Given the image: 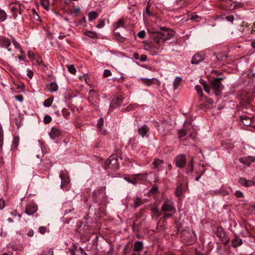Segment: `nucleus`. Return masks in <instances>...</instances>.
<instances>
[{"label": "nucleus", "instance_id": "obj_1", "mask_svg": "<svg viewBox=\"0 0 255 255\" xmlns=\"http://www.w3.org/2000/svg\"><path fill=\"white\" fill-rule=\"evenodd\" d=\"M153 39L155 44L148 43L144 45L145 50H148L151 55H156L161 49L162 44L168 39H170L173 34L168 29L162 28L160 31H154L153 32Z\"/></svg>", "mask_w": 255, "mask_h": 255}, {"label": "nucleus", "instance_id": "obj_2", "mask_svg": "<svg viewBox=\"0 0 255 255\" xmlns=\"http://www.w3.org/2000/svg\"><path fill=\"white\" fill-rule=\"evenodd\" d=\"M190 127L191 128V131H188L187 130H186L185 129H183L181 130H180L178 132V137L181 141L184 140V139H182L186 135H188L189 137H190L191 139H194L196 135V130L195 128H193V127L192 125L189 126V130H190Z\"/></svg>", "mask_w": 255, "mask_h": 255}, {"label": "nucleus", "instance_id": "obj_3", "mask_svg": "<svg viewBox=\"0 0 255 255\" xmlns=\"http://www.w3.org/2000/svg\"><path fill=\"white\" fill-rule=\"evenodd\" d=\"M110 168L117 169L119 168V163L116 156L112 155L108 158L105 162V168Z\"/></svg>", "mask_w": 255, "mask_h": 255}, {"label": "nucleus", "instance_id": "obj_4", "mask_svg": "<svg viewBox=\"0 0 255 255\" xmlns=\"http://www.w3.org/2000/svg\"><path fill=\"white\" fill-rule=\"evenodd\" d=\"M212 89L216 96L220 95L223 89V86L218 79H214L211 83Z\"/></svg>", "mask_w": 255, "mask_h": 255}, {"label": "nucleus", "instance_id": "obj_5", "mask_svg": "<svg viewBox=\"0 0 255 255\" xmlns=\"http://www.w3.org/2000/svg\"><path fill=\"white\" fill-rule=\"evenodd\" d=\"M89 95L90 102L93 105V106H97L98 102L99 100L97 92L94 90H91L89 92Z\"/></svg>", "mask_w": 255, "mask_h": 255}, {"label": "nucleus", "instance_id": "obj_6", "mask_svg": "<svg viewBox=\"0 0 255 255\" xmlns=\"http://www.w3.org/2000/svg\"><path fill=\"white\" fill-rule=\"evenodd\" d=\"M186 158L184 154H179L175 159V163L177 167L183 168L186 164Z\"/></svg>", "mask_w": 255, "mask_h": 255}, {"label": "nucleus", "instance_id": "obj_7", "mask_svg": "<svg viewBox=\"0 0 255 255\" xmlns=\"http://www.w3.org/2000/svg\"><path fill=\"white\" fill-rule=\"evenodd\" d=\"M175 210L174 203L171 201H165L161 207V210L163 212H170Z\"/></svg>", "mask_w": 255, "mask_h": 255}, {"label": "nucleus", "instance_id": "obj_8", "mask_svg": "<svg viewBox=\"0 0 255 255\" xmlns=\"http://www.w3.org/2000/svg\"><path fill=\"white\" fill-rule=\"evenodd\" d=\"M140 80L142 81V83L147 86H150L152 84H155L158 86L160 85V81L156 78H141Z\"/></svg>", "mask_w": 255, "mask_h": 255}, {"label": "nucleus", "instance_id": "obj_9", "mask_svg": "<svg viewBox=\"0 0 255 255\" xmlns=\"http://www.w3.org/2000/svg\"><path fill=\"white\" fill-rule=\"evenodd\" d=\"M37 208L36 204L31 203L26 206L25 212L28 215H32L37 211Z\"/></svg>", "mask_w": 255, "mask_h": 255}, {"label": "nucleus", "instance_id": "obj_10", "mask_svg": "<svg viewBox=\"0 0 255 255\" xmlns=\"http://www.w3.org/2000/svg\"><path fill=\"white\" fill-rule=\"evenodd\" d=\"M239 161L245 165L249 166L252 163L255 161V157L252 156L242 157L239 159Z\"/></svg>", "mask_w": 255, "mask_h": 255}, {"label": "nucleus", "instance_id": "obj_11", "mask_svg": "<svg viewBox=\"0 0 255 255\" xmlns=\"http://www.w3.org/2000/svg\"><path fill=\"white\" fill-rule=\"evenodd\" d=\"M205 59L204 55H201L198 53L195 54L191 60L192 64H198L200 62L203 61Z\"/></svg>", "mask_w": 255, "mask_h": 255}, {"label": "nucleus", "instance_id": "obj_12", "mask_svg": "<svg viewBox=\"0 0 255 255\" xmlns=\"http://www.w3.org/2000/svg\"><path fill=\"white\" fill-rule=\"evenodd\" d=\"M240 183L246 187H250L255 185V181L253 180H247L245 178H240L239 179Z\"/></svg>", "mask_w": 255, "mask_h": 255}, {"label": "nucleus", "instance_id": "obj_13", "mask_svg": "<svg viewBox=\"0 0 255 255\" xmlns=\"http://www.w3.org/2000/svg\"><path fill=\"white\" fill-rule=\"evenodd\" d=\"M60 134H61V133H60V130L58 129H57L56 128H53L51 129V131L49 133L50 136L52 139L57 138V137L60 136Z\"/></svg>", "mask_w": 255, "mask_h": 255}, {"label": "nucleus", "instance_id": "obj_14", "mask_svg": "<svg viewBox=\"0 0 255 255\" xmlns=\"http://www.w3.org/2000/svg\"><path fill=\"white\" fill-rule=\"evenodd\" d=\"M122 98L121 97H116L113 99L111 103L110 104V108L111 110H113V108L118 106V105L122 102Z\"/></svg>", "mask_w": 255, "mask_h": 255}, {"label": "nucleus", "instance_id": "obj_15", "mask_svg": "<svg viewBox=\"0 0 255 255\" xmlns=\"http://www.w3.org/2000/svg\"><path fill=\"white\" fill-rule=\"evenodd\" d=\"M60 177L62 180V183L61 184V187L63 188V187L69 183L70 179L69 178L66 176V175L64 173H61L60 175Z\"/></svg>", "mask_w": 255, "mask_h": 255}, {"label": "nucleus", "instance_id": "obj_16", "mask_svg": "<svg viewBox=\"0 0 255 255\" xmlns=\"http://www.w3.org/2000/svg\"><path fill=\"white\" fill-rule=\"evenodd\" d=\"M242 244V240L237 236H235L234 238L232 240V245L233 247L236 248L241 246Z\"/></svg>", "mask_w": 255, "mask_h": 255}, {"label": "nucleus", "instance_id": "obj_17", "mask_svg": "<svg viewBox=\"0 0 255 255\" xmlns=\"http://www.w3.org/2000/svg\"><path fill=\"white\" fill-rule=\"evenodd\" d=\"M10 44V41L8 38L3 37H0V46L7 47Z\"/></svg>", "mask_w": 255, "mask_h": 255}, {"label": "nucleus", "instance_id": "obj_18", "mask_svg": "<svg viewBox=\"0 0 255 255\" xmlns=\"http://www.w3.org/2000/svg\"><path fill=\"white\" fill-rule=\"evenodd\" d=\"M148 128L147 126L143 125L140 128H138V133L142 136L144 137L148 131Z\"/></svg>", "mask_w": 255, "mask_h": 255}, {"label": "nucleus", "instance_id": "obj_19", "mask_svg": "<svg viewBox=\"0 0 255 255\" xmlns=\"http://www.w3.org/2000/svg\"><path fill=\"white\" fill-rule=\"evenodd\" d=\"M47 90L50 92H54L58 90V85L56 83L52 82L46 85Z\"/></svg>", "mask_w": 255, "mask_h": 255}, {"label": "nucleus", "instance_id": "obj_20", "mask_svg": "<svg viewBox=\"0 0 255 255\" xmlns=\"http://www.w3.org/2000/svg\"><path fill=\"white\" fill-rule=\"evenodd\" d=\"M216 235L220 239L225 238V233L223 228L219 227L216 231Z\"/></svg>", "mask_w": 255, "mask_h": 255}, {"label": "nucleus", "instance_id": "obj_21", "mask_svg": "<svg viewBox=\"0 0 255 255\" xmlns=\"http://www.w3.org/2000/svg\"><path fill=\"white\" fill-rule=\"evenodd\" d=\"M143 249V244L142 242L137 241L134 245V250L137 252L141 251Z\"/></svg>", "mask_w": 255, "mask_h": 255}, {"label": "nucleus", "instance_id": "obj_22", "mask_svg": "<svg viewBox=\"0 0 255 255\" xmlns=\"http://www.w3.org/2000/svg\"><path fill=\"white\" fill-rule=\"evenodd\" d=\"M182 82V78L180 77H177L173 82V88L174 90L177 89Z\"/></svg>", "mask_w": 255, "mask_h": 255}, {"label": "nucleus", "instance_id": "obj_23", "mask_svg": "<svg viewBox=\"0 0 255 255\" xmlns=\"http://www.w3.org/2000/svg\"><path fill=\"white\" fill-rule=\"evenodd\" d=\"M147 174L146 173L143 174H136L132 175L133 177H136L137 180L146 181Z\"/></svg>", "mask_w": 255, "mask_h": 255}, {"label": "nucleus", "instance_id": "obj_24", "mask_svg": "<svg viewBox=\"0 0 255 255\" xmlns=\"http://www.w3.org/2000/svg\"><path fill=\"white\" fill-rule=\"evenodd\" d=\"M193 159L191 158V161L188 164L186 167V173L189 174L190 173H192L193 171Z\"/></svg>", "mask_w": 255, "mask_h": 255}, {"label": "nucleus", "instance_id": "obj_25", "mask_svg": "<svg viewBox=\"0 0 255 255\" xmlns=\"http://www.w3.org/2000/svg\"><path fill=\"white\" fill-rule=\"evenodd\" d=\"M241 120L242 121L243 124L246 126H250L251 124V121L250 118L248 117H244L242 116L240 117Z\"/></svg>", "mask_w": 255, "mask_h": 255}, {"label": "nucleus", "instance_id": "obj_26", "mask_svg": "<svg viewBox=\"0 0 255 255\" xmlns=\"http://www.w3.org/2000/svg\"><path fill=\"white\" fill-rule=\"evenodd\" d=\"M124 179L128 183H130L134 185H136L137 183V178L136 177H134L132 179H131L128 177L125 176L124 177Z\"/></svg>", "mask_w": 255, "mask_h": 255}, {"label": "nucleus", "instance_id": "obj_27", "mask_svg": "<svg viewBox=\"0 0 255 255\" xmlns=\"http://www.w3.org/2000/svg\"><path fill=\"white\" fill-rule=\"evenodd\" d=\"M117 28H116L115 30V33L116 35H120L118 32H116V29L120 27H125V23L124 22V20L123 19H120L117 22Z\"/></svg>", "mask_w": 255, "mask_h": 255}, {"label": "nucleus", "instance_id": "obj_28", "mask_svg": "<svg viewBox=\"0 0 255 255\" xmlns=\"http://www.w3.org/2000/svg\"><path fill=\"white\" fill-rule=\"evenodd\" d=\"M216 58L219 61H224L227 58V55L225 53H220L218 54Z\"/></svg>", "mask_w": 255, "mask_h": 255}, {"label": "nucleus", "instance_id": "obj_29", "mask_svg": "<svg viewBox=\"0 0 255 255\" xmlns=\"http://www.w3.org/2000/svg\"><path fill=\"white\" fill-rule=\"evenodd\" d=\"M89 19L90 21H92L98 17V13L96 11H91L89 13Z\"/></svg>", "mask_w": 255, "mask_h": 255}, {"label": "nucleus", "instance_id": "obj_30", "mask_svg": "<svg viewBox=\"0 0 255 255\" xmlns=\"http://www.w3.org/2000/svg\"><path fill=\"white\" fill-rule=\"evenodd\" d=\"M40 2L45 9L47 10L49 9V2L48 0H40Z\"/></svg>", "mask_w": 255, "mask_h": 255}, {"label": "nucleus", "instance_id": "obj_31", "mask_svg": "<svg viewBox=\"0 0 255 255\" xmlns=\"http://www.w3.org/2000/svg\"><path fill=\"white\" fill-rule=\"evenodd\" d=\"M142 204L143 202L142 200L139 197H136L134 201V208H137V207L141 205Z\"/></svg>", "mask_w": 255, "mask_h": 255}, {"label": "nucleus", "instance_id": "obj_32", "mask_svg": "<svg viewBox=\"0 0 255 255\" xmlns=\"http://www.w3.org/2000/svg\"><path fill=\"white\" fill-rule=\"evenodd\" d=\"M67 68L68 71L72 74H74L76 72V69L73 65H67Z\"/></svg>", "mask_w": 255, "mask_h": 255}, {"label": "nucleus", "instance_id": "obj_33", "mask_svg": "<svg viewBox=\"0 0 255 255\" xmlns=\"http://www.w3.org/2000/svg\"><path fill=\"white\" fill-rule=\"evenodd\" d=\"M182 193V189L181 186H178L176 187V189L175 191V194L176 196L179 197L181 195Z\"/></svg>", "mask_w": 255, "mask_h": 255}, {"label": "nucleus", "instance_id": "obj_34", "mask_svg": "<svg viewBox=\"0 0 255 255\" xmlns=\"http://www.w3.org/2000/svg\"><path fill=\"white\" fill-rule=\"evenodd\" d=\"M85 33L88 36H89L91 38H95L97 37V34L95 32H92V31H89Z\"/></svg>", "mask_w": 255, "mask_h": 255}, {"label": "nucleus", "instance_id": "obj_35", "mask_svg": "<svg viewBox=\"0 0 255 255\" xmlns=\"http://www.w3.org/2000/svg\"><path fill=\"white\" fill-rule=\"evenodd\" d=\"M163 162V160L160 159H155L153 162V164L155 168L158 167L159 165H160L161 164H162Z\"/></svg>", "mask_w": 255, "mask_h": 255}, {"label": "nucleus", "instance_id": "obj_36", "mask_svg": "<svg viewBox=\"0 0 255 255\" xmlns=\"http://www.w3.org/2000/svg\"><path fill=\"white\" fill-rule=\"evenodd\" d=\"M19 139L18 137L15 136L13 139V145L15 148H16L18 145Z\"/></svg>", "mask_w": 255, "mask_h": 255}, {"label": "nucleus", "instance_id": "obj_37", "mask_svg": "<svg viewBox=\"0 0 255 255\" xmlns=\"http://www.w3.org/2000/svg\"><path fill=\"white\" fill-rule=\"evenodd\" d=\"M195 89L198 94L200 96H202L203 91L200 85H196L195 86Z\"/></svg>", "mask_w": 255, "mask_h": 255}, {"label": "nucleus", "instance_id": "obj_38", "mask_svg": "<svg viewBox=\"0 0 255 255\" xmlns=\"http://www.w3.org/2000/svg\"><path fill=\"white\" fill-rule=\"evenodd\" d=\"M221 241L223 242L224 245H227L229 243L230 239L228 237L225 236V238H223L222 239H220Z\"/></svg>", "mask_w": 255, "mask_h": 255}, {"label": "nucleus", "instance_id": "obj_39", "mask_svg": "<svg viewBox=\"0 0 255 255\" xmlns=\"http://www.w3.org/2000/svg\"><path fill=\"white\" fill-rule=\"evenodd\" d=\"M6 17V13L2 10L0 9V19L4 20Z\"/></svg>", "mask_w": 255, "mask_h": 255}, {"label": "nucleus", "instance_id": "obj_40", "mask_svg": "<svg viewBox=\"0 0 255 255\" xmlns=\"http://www.w3.org/2000/svg\"><path fill=\"white\" fill-rule=\"evenodd\" d=\"M105 25V20L104 19H101L98 21V23L96 27L98 28H101Z\"/></svg>", "mask_w": 255, "mask_h": 255}, {"label": "nucleus", "instance_id": "obj_41", "mask_svg": "<svg viewBox=\"0 0 255 255\" xmlns=\"http://www.w3.org/2000/svg\"><path fill=\"white\" fill-rule=\"evenodd\" d=\"M52 103V100L51 98L46 99L44 102V105L45 107H49Z\"/></svg>", "mask_w": 255, "mask_h": 255}, {"label": "nucleus", "instance_id": "obj_42", "mask_svg": "<svg viewBox=\"0 0 255 255\" xmlns=\"http://www.w3.org/2000/svg\"><path fill=\"white\" fill-rule=\"evenodd\" d=\"M21 121L22 119L20 116L19 117L18 119H15V124L17 128H19L21 126Z\"/></svg>", "mask_w": 255, "mask_h": 255}, {"label": "nucleus", "instance_id": "obj_43", "mask_svg": "<svg viewBox=\"0 0 255 255\" xmlns=\"http://www.w3.org/2000/svg\"><path fill=\"white\" fill-rule=\"evenodd\" d=\"M51 119H52L50 116L46 115L44 118V122L46 124H49L51 122Z\"/></svg>", "mask_w": 255, "mask_h": 255}, {"label": "nucleus", "instance_id": "obj_44", "mask_svg": "<svg viewBox=\"0 0 255 255\" xmlns=\"http://www.w3.org/2000/svg\"><path fill=\"white\" fill-rule=\"evenodd\" d=\"M104 124V120L102 118H100L97 123V127L98 128H101Z\"/></svg>", "mask_w": 255, "mask_h": 255}, {"label": "nucleus", "instance_id": "obj_45", "mask_svg": "<svg viewBox=\"0 0 255 255\" xmlns=\"http://www.w3.org/2000/svg\"><path fill=\"white\" fill-rule=\"evenodd\" d=\"M46 232V228L44 226H41L39 228V232L41 234H44Z\"/></svg>", "mask_w": 255, "mask_h": 255}, {"label": "nucleus", "instance_id": "obj_46", "mask_svg": "<svg viewBox=\"0 0 255 255\" xmlns=\"http://www.w3.org/2000/svg\"><path fill=\"white\" fill-rule=\"evenodd\" d=\"M145 32L144 30L140 31L137 34L138 37L140 38H143L145 37Z\"/></svg>", "mask_w": 255, "mask_h": 255}, {"label": "nucleus", "instance_id": "obj_47", "mask_svg": "<svg viewBox=\"0 0 255 255\" xmlns=\"http://www.w3.org/2000/svg\"><path fill=\"white\" fill-rule=\"evenodd\" d=\"M112 75V73L110 71V70L106 69L104 71V77H109L110 76Z\"/></svg>", "mask_w": 255, "mask_h": 255}, {"label": "nucleus", "instance_id": "obj_48", "mask_svg": "<svg viewBox=\"0 0 255 255\" xmlns=\"http://www.w3.org/2000/svg\"><path fill=\"white\" fill-rule=\"evenodd\" d=\"M235 195L237 198H242L243 196V194L240 191H236Z\"/></svg>", "mask_w": 255, "mask_h": 255}, {"label": "nucleus", "instance_id": "obj_49", "mask_svg": "<svg viewBox=\"0 0 255 255\" xmlns=\"http://www.w3.org/2000/svg\"><path fill=\"white\" fill-rule=\"evenodd\" d=\"M42 255H53V252L52 250H49L47 251L44 252Z\"/></svg>", "mask_w": 255, "mask_h": 255}, {"label": "nucleus", "instance_id": "obj_50", "mask_svg": "<svg viewBox=\"0 0 255 255\" xmlns=\"http://www.w3.org/2000/svg\"><path fill=\"white\" fill-rule=\"evenodd\" d=\"M226 19L231 22H233L234 20V17L233 15H229L226 16Z\"/></svg>", "mask_w": 255, "mask_h": 255}, {"label": "nucleus", "instance_id": "obj_51", "mask_svg": "<svg viewBox=\"0 0 255 255\" xmlns=\"http://www.w3.org/2000/svg\"><path fill=\"white\" fill-rule=\"evenodd\" d=\"M15 99L19 102H22L23 100V96L21 95H18L14 96Z\"/></svg>", "mask_w": 255, "mask_h": 255}, {"label": "nucleus", "instance_id": "obj_52", "mask_svg": "<svg viewBox=\"0 0 255 255\" xmlns=\"http://www.w3.org/2000/svg\"><path fill=\"white\" fill-rule=\"evenodd\" d=\"M5 207V201L1 199H0V209H2Z\"/></svg>", "mask_w": 255, "mask_h": 255}, {"label": "nucleus", "instance_id": "obj_53", "mask_svg": "<svg viewBox=\"0 0 255 255\" xmlns=\"http://www.w3.org/2000/svg\"><path fill=\"white\" fill-rule=\"evenodd\" d=\"M100 191H99V190H95L93 193V196L94 198H97L100 195Z\"/></svg>", "mask_w": 255, "mask_h": 255}, {"label": "nucleus", "instance_id": "obj_54", "mask_svg": "<svg viewBox=\"0 0 255 255\" xmlns=\"http://www.w3.org/2000/svg\"><path fill=\"white\" fill-rule=\"evenodd\" d=\"M100 130V131L102 134L105 135L107 134V130L103 128V127L101 128H98Z\"/></svg>", "mask_w": 255, "mask_h": 255}, {"label": "nucleus", "instance_id": "obj_55", "mask_svg": "<svg viewBox=\"0 0 255 255\" xmlns=\"http://www.w3.org/2000/svg\"><path fill=\"white\" fill-rule=\"evenodd\" d=\"M147 60V56L145 55H141L140 56V61L144 62L145 61Z\"/></svg>", "mask_w": 255, "mask_h": 255}, {"label": "nucleus", "instance_id": "obj_56", "mask_svg": "<svg viewBox=\"0 0 255 255\" xmlns=\"http://www.w3.org/2000/svg\"><path fill=\"white\" fill-rule=\"evenodd\" d=\"M12 42H13V44L14 45V46L15 48H19V47H20L19 44L17 41H16L15 40H13L12 41Z\"/></svg>", "mask_w": 255, "mask_h": 255}, {"label": "nucleus", "instance_id": "obj_57", "mask_svg": "<svg viewBox=\"0 0 255 255\" xmlns=\"http://www.w3.org/2000/svg\"><path fill=\"white\" fill-rule=\"evenodd\" d=\"M202 168L203 169L202 170L197 172V174L201 175V176H202L205 171V169L204 168V165H202Z\"/></svg>", "mask_w": 255, "mask_h": 255}, {"label": "nucleus", "instance_id": "obj_58", "mask_svg": "<svg viewBox=\"0 0 255 255\" xmlns=\"http://www.w3.org/2000/svg\"><path fill=\"white\" fill-rule=\"evenodd\" d=\"M27 235L29 237H33V235H34V232H33V231L32 230H30L28 232V233H27Z\"/></svg>", "mask_w": 255, "mask_h": 255}, {"label": "nucleus", "instance_id": "obj_59", "mask_svg": "<svg viewBox=\"0 0 255 255\" xmlns=\"http://www.w3.org/2000/svg\"><path fill=\"white\" fill-rule=\"evenodd\" d=\"M151 211L154 214H158L159 213V210L157 208H153Z\"/></svg>", "mask_w": 255, "mask_h": 255}, {"label": "nucleus", "instance_id": "obj_60", "mask_svg": "<svg viewBox=\"0 0 255 255\" xmlns=\"http://www.w3.org/2000/svg\"><path fill=\"white\" fill-rule=\"evenodd\" d=\"M204 89L206 93L208 94L210 93V88L208 85H206L205 87H204Z\"/></svg>", "mask_w": 255, "mask_h": 255}, {"label": "nucleus", "instance_id": "obj_61", "mask_svg": "<svg viewBox=\"0 0 255 255\" xmlns=\"http://www.w3.org/2000/svg\"><path fill=\"white\" fill-rule=\"evenodd\" d=\"M146 12L147 14L148 15H151V13H150V12L149 11V4H148L147 5L146 7Z\"/></svg>", "mask_w": 255, "mask_h": 255}, {"label": "nucleus", "instance_id": "obj_62", "mask_svg": "<svg viewBox=\"0 0 255 255\" xmlns=\"http://www.w3.org/2000/svg\"><path fill=\"white\" fill-rule=\"evenodd\" d=\"M27 75L30 78H31L33 76V74L31 71L28 70Z\"/></svg>", "mask_w": 255, "mask_h": 255}, {"label": "nucleus", "instance_id": "obj_63", "mask_svg": "<svg viewBox=\"0 0 255 255\" xmlns=\"http://www.w3.org/2000/svg\"><path fill=\"white\" fill-rule=\"evenodd\" d=\"M28 56L30 58H32L34 57V53L32 51H29L28 52Z\"/></svg>", "mask_w": 255, "mask_h": 255}, {"label": "nucleus", "instance_id": "obj_64", "mask_svg": "<svg viewBox=\"0 0 255 255\" xmlns=\"http://www.w3.org/2000/svg\"><path fill=\"white\" fill-rule=\"evenodd\" d=\"M133 56L134 58L135 59H139V55H138V54L137 53H136V52L134 53L133 54Z\"/></svg>", "mask_w": 255, "mask_h": 255}]
</instances>
